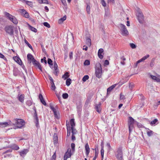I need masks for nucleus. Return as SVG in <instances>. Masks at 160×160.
Returning <instances> with one entry per match:
<instances>
[{
    "mask_svg": "<svg viewBox=\"0 0 160 160\" xmlns=\"http://www.w3.org/2000/svg\"><path fill=\"white\" fill-rule=\"evenodd\" d=\"M118 28L120 30L122 35L127 36L128 35L129 32L125 25L120 23L118 25Z\"/></svg>",
    "mask_w": 160,
    "mask_h": 160,
    "instance_id": "1",
    "label": "nucleus"
},
{
    "mask_svg": "<svg viewBox=\"0 0 160 160\" xmlns=\"http://www.w3.org/2000/svg\"><path fill=\"white\" fill-rule=\"evenodd\" d=\"M102 73V68L101 65L99 63L96 64V67L95 69V74L97 77L100 78L101 77Z\"/></svg>",
    "mask_w": 160,
    "mask_h": 160,
    "instance_id": "2",
    "label": "nucleus"
},
{
    "mask_svg": "<svg viewBox=\"0 0 160 160\" xmlns=\"http://www.w3.org/2000/svg\"><path fill=\"white\" fill-rule=\"evenodd\" d=\"M13 122H15V125L16 126V128H21L25 125V122L23 120L20 119H14Z\"/></svg>",
    "mask_w": 160,
    "mask_h": 160,
    "instance_id": "3",
    "label": "nucleus"
},
{
    "mask_svg": "<svg viewBox=\"0 0 160 160\" xmlns=\"http://www.w3.org/2000/svg\"><path fill=\"white\" fill-rule=\"evenodd\" d=\"M115 156L118 160H124L122 150L121 147H119L118 148Z\"/></svg>",
    "mask_w": 160,
    "mask_h": 160,
    "instance_id": "4",
    "label": "nucleus"
},
{
    "mask_svg": "<svg viewBox=\"0 0 160 160\" xmlns=\"http://www.w3.org/2000/svg\"><path fill=\"white\" fill-rule=\"evenodd\" d=\"M137 122V121H135L132 117H129L128 124V126L129 133H130L132 131L134 128L133 124L134 122Z\"/></svg>",
    "mask_w": 160,
    "mask_h": 160,
    "instance_id": "5",
    "label": "nucleus"
},
{
    "mask_svg": "<svg viewBox=\"0 0 160 160\" xmlns=\"http://www.w3.org/2000/svg\"><path fill=\"white\" fill-rule=\"evenodd\" d=\"M137 16L139 22L142 23L144 21V17L141 10L138 8L137 10Z\"/></svg>",
    "mask_w": 160,
    "mask_h": 160,
    "instance_id": "6",
    "label": "nucleus"
},
{
    "mask_svg": "<svg viewBox=\"0 0 160 160\" xmlns=\"http://www.w3.org/2000/svg\"><path fill=\"white\" fill-rule=\"evenodd\" d=\"M5 16L8 18L13 23L15 24H17L18 23V21L16 18L9 13L5 12L4 13Z\"/></svg>",
    "mask_w": 160,
    "mask_h": 160,
    "instance_id": "7",
    "label": "nucleus"
},
{
    "mask_svg": "<svg viewBox=\"0 0 160 160\" xmlns=\"http://www.w3.org/2000/svg\"><path fill=\"white\" fill-rule=\"evenodd\" d=\"M14 27L12 25L7 26L5 28V30L8 34L11 36L13 35Z\"/></svg>",
    "mask_w": 160,
    "mask_h": 160,
    "instance_id": "8",
    "label": "nucleus"
},
{
    "mask_svg": "<svg viewBox=\"0 0 160 160\" xmlns=\"http://www.w3.org/2000/svg\"><path fill=\"white\" fill-rule=\"evenodd\" d=\"M19 12L21 13L23 16L25 18H28L29 17V15L28 13L25 9H20Z\"/></svg>",
    "mask_w": 160,
    "mask_h": 160,
    "instance_id": "9",
    "label": "nucleus"
},
{
    "mask_svg": "<svg viewBox=\"0 0 160 160\" xmlns=\"http://www.w3.org/2000/svg\"><path fill=\"white\" fill-rule=\"evenodd\" d=\"M34 60V61H33V64L35 67H36V68H38L40 70V71H42V67L40 63L38 62L36 60Z\"/></svg>",
    "mask_w": 160,
    "mask_h": 160,
    "instance_id": "10",
    "label": "nucleus"
},
{
    "mask_svg": "<svg viewBox=\"0 0 160 160\" xmlns=\"http://www.w3.org/2000/svg\"><path fill=\"white\" fill-rule=\"evenodd\" d=\"M29 149H24L20 152H19L20 155L22 157H24L29 152Z\"/></svg>",
    "mask_w": 160,
    "mask_h": 160,
    "instance_id": "11",
    "label": "nucleus"
},
{
    "mask_svg": "<svg viewBox=\"0 0 160 160\" xmlns=\"http://www.w3.org/2000/svg\"><path fill=\"white\" fill-rule=\"evenodd\" d=\"M71 155V151L70 150L69 152L68 151L66 152L64 156L63 160H67L68 158H70Z\"/></svg>",
    "mask_w": 160,
    "mask_h": 160,
    "instance_id": "12",
    "label": "nucleus"
},
{
    "mask_svg": "<svg viewBox=\"0 0 160 160\" xmlns=\"http://www.w3.org/2000/svg\"><path fill=\"white\" fill-rule=\"evenodd\" d=\"M27 58L28 60L29 63H31L32 61L33 63V61H34V60H36L31 54H28L27 55Z\"/></svg>",
    "mask_w": 160,
    "mask_h": 160,
    "instance_id": "13",
    "label": "nucleus"
},
{
    "mask_svg": "<svg viewBox=\"0 0 160 160\" xmlns=\"http://www.w3.org/2000/svg\"><path fill=\"white\" fill-rule=\"evenodd\" d=\"M13 59L19 65H21L22 63L21 60L17 56L13 57Z\"/></svg>",
    "mask_w": 160,
    "mask_h": 160,
    "instance_id": "14",
    "label": "nucleus"
},
{
    "mask_svg": "<svg viewBox=\"0 0 160 160\" xmlns=\"http://www.w3.org/2000/svg\"><path fill=\"white\" fill-rule=\"evenodd\" d=\"M85 149L86 151V155L88 156L90 152V148L89 145L88 143H86L85 145Z\"/></svg>",
    "mask_w": 160,
    "mask_h": 160,
    "instance_id": "15",
    "label": "nucleus"
},
{
    "mask_svg": "<svg viewBox=\"0 0 160 160\" xmlns=\"http://www.w3.org/2000/svg\"><path fill=\"white\" fill-rule=\"evenodd\" d=\"M116 84L113 85L109 88L107 90V94H109L111 91L116 87Z\"/></svg>",
    "mask_w": 160,
    "mask_h": 160,
    "instance_id": "16",
    "label": "nucleus"
},
{
    "mask_svg": "<svg viewBox=\"0 0 160 160\" xmlns=\"http://www.w3.org/2000/svg\"><path fill=\"white\" fill-rule=\"evenodd\" d=\"M66 126L67 131V136L68 137L70 136V134L71 129L70 127V125L69 123H66Z\"/></svg>",
    "mask_w": 160,
    "mask_h": 160,
    "instance_id": "17",
    "label": "nucleus"
},
{
    "mask_svg": "<svg viewBox=\"0 0 160 160\" xmlns=\"http://www.w3.org/2000/svg\"><path fill=\"white\" fill-rule=\"evenodd\" d=\"M101 103L99 102L98 104L96 105L95 108L96 111L99 113H100L101 111V109L100 107Z\"/></svg>",
    "mask_w": 160,
    "mask_h": 160,
    "instance_id": "18",
    "label": "nucleus"
},
{
    "mask_svg": "<svg viewBox=\"0 0 160 160\" xmlns=\"http://www.w3.org/2000/svg\"><path fill=\"white\" fill-rule=\"evenodd\" d=\"M22 1L23 2H25L27 5L31 8L33 7V3L32 2L26 0H22Z\"/></svg>",
    "mask_w": 160,
    "mask_h": 160,
    "instance_id": "19",
    "label": "nucleus"
},
{
    "mask_svg": "<svg viewBox=\"0 0 160 160\" xmlns=\"http://www.w3.org/2000/svg\"><path fill=\"white\" fill-rule=\"evenodd\" d=\"M53 140L54 144H56L58 141V137L57 134L54 133L53 136Z\"/></svg>",
    "mask_w": 160,
    "mask_h": 160,
    "instance_id": "20",
    "label": "nucleus"
},
{
    "mask_svg": "<svg viewBox=\"0 0 160 160\" xmlns=\"http://www.w3.org/2000/svg\"><path fill=\"white\" fill-rule=\"evenodd\" d=\"M150 77L153 80L156 81L157 82H160V78L158 77H157L156 76H153L152 75H150Z\"/></svg>",
    "mask_w": 160,
    "mask_h": 160,
    "instance_id": "21",
    "label": "nucleus"
},
{
    "mask_svg": "<svg viewBox=\"0 0 160 160\" xmlns=\"http://www.w3.org/2000/svg\"><path fill=\"white\" fill-rule=\"evenodd\" d=\"M70 75L69 74V72H66L64 74L62 75V78L64 80H66L68 78Z\"/></svg>",
    "mask_w": 160,
    "mask_h": 160,
    "instance_id": "22",
    "label": "nucleus"
},
{
    "mask_svg": "<svg viewBox=\"0 0 160 160\" xmlns=\"http://www.w3.org/2000/svg\"><path fill=\"white\" fill-rule=\"evenodd\" d=\"M19 70L16 68H14L13 70V74L15 76H18L19 73Z\"/></svg>",
    "mask_w": 160,
    "mask_h": 160,
    "instance_id": "23",
    "label": "nucleus"
},
{
    "mask_svg": "<svg viewBox=\"0 0 160 160\" xmlns=\"http://www.w3.org/2000/svg\"><path fill=\"white\" fill-rule=\"evenodd\" d=\"M8 126V124L7 122H0V127L1 128H5Z\"/></svg>",
    "mask_w": 160,
    "mask_h": 160,
    "instance_id": "24",
    "label": "nucleus"
},
{
    "mask_svg": "<svg viewBox=\"0 0 160 160\" xmlns=\"http://www.w3.org/2000/svg\"><path fill=\"white\" fill-rule=\"evenodd\" d=\"M50 109L52 111L54 116L58 114L56 109L52 105H50Z\"/></svg>",
    "mask_w": 160,
    "mask_h": 160,
    "instance_id": "25",
    "label": "nucleus"
},
{
    "mask_svg": "<svg viewBox=\"0 0 160 160\" xmlns=\"http://www.w3.org/2000/svg\"><path fill=\"white\" fill-rule=\"evenodd\" d=\"M70 124L71 126V128H73L75 126V124L74 122V119H72L70 121Z\"/></svg>",
    "mask_w": 160,
    "mask_h": 160,
    "instance_id": "26",
    "label": "nucleus"
},
{
    "mask_svg": "<svg viewBox=\"0 0 160 160\" xmlns=\"http://www.w3.org/2000/svg\"><path fill=\"white\" fill-rule=\"evenodd\" d=\"M24 94H21L18 98L19 101L22 102L24 101Z\"/></svg>",
    "mask_w": 160,
    "mask_h": 160,
    "instance_id": "27",
    "label": "nucleus"
},
{
    "mask_svg": "<svg viewBox=\"0 0 160 160\" xmlns=\"http://www.w3.org/2000/svg\"><path fill=\"white\" fill-rule=\"evenodd\" d=\"M86 43L88 45L90 46L91 45V39L88 38H87Z\"/></svg>",
    "mask_w": 160,
    "mask_h": 160,
    "instance_id": "28",
    "label": "nucleus"
},
{
    "mask_svg": "<svg viewBox=\"0 0 160 160\" xmlns=\"http://www.w3.org/2000/svg\"><path fill=\"white\" fill-rule=\"evenodd\" d=\"M66 19V15H65L63 16V17L61 18L59 20L58 23H62L63 21L65 20Z\"/></svg>",
    "mask_w": 160,
    "mask_h": 160,
    "instance_id": "29",
    "label": "nucleus"
},
{
    "mask_svg": "<svg viewBox=\"0 0 160 160\" xmlns=\"http://www.w3.org/2000/svg\"><path fill=\"white\" fill-rule=\"evenodd\" d=\"M35 119V123L36 124V126L37 128H38L39 127V124L38 122V117H37L36 118H34Z\"/></svg>",
    "mask_w": 160,
    "mask_h": 160,
    "instance_id": "30",
    "label": "nucleus"
},
{
    "mask_svg": "<svg viewBox=\"0 0 160 160\" xmlns=\"http://www.w3.org/2000/svg\"><path fill=\"white\" fill-rule=\"evenodd\" d=\"M86 11L88 14H89L90 12V7L89 4H87L86 7Z\"/></svg>",
    "mask_w": 160,
    "mask_h": 160,
    "instance_id": "31",
    "label": "nucleus"
},
{
    "mask_svg": "<svg viewBox=\"0 0 160 160\" xmlns=\"http://www.w3.org/2000/svg\"><path fill=\"white\" fill-rule=\"evenodd\" d=\"M104 153V150L103 149V146H102L101 150V158H102V160L103 159V158Z\"/></svg>",
    "mask_w": 160,
    "mask_h": 160,
    "instance_id": "32",
    "label": "nucleus"
},
{
    "mask_svg": "<svg viewBox=\"0 0 160 160\" xmlns=\"http://www.w3.org/2000/svg\"><path fill=\"white\" fill-rule=\"evenodd\" d=\"M72 80L70 78H68L66 81V84L68 86H69L71 84Z\"/></svg>",
    "mask_w": 160,
    "mask_h": 160,
    "instance_id": "33",
    "label": "nucleus"
},
{
    "mask_svg": "<svg viewBox=\"0 0 160 160\" xmlns=\"http://www.w3.org/2000/svg\"><path fill=\"white\" fill-rule=\"evenodd\" d=\"M147 129L148 130V131H147V135L149 137L151 136L153 134V131L148 128H147Z\"/></svg>",
    "mask_w": 160,
    "mask_h": 160,
    "instance_id": "34",
    "label": "nucleus"
},
{
    "mask_svg": "<svg viewBox=\"0 0 160 160\" xmlns=\"http://www.w3.org/2000/svg\"><path fill=\"white\" fill-rule=\"evenodd\" d=\"M70 129L72 130V134L73 135H74V134H76V133L77 132V131L74 128V127H73V128H70Z\"/></svg>",
    "mask_w": 160,
    "mask_h": 160,
    "instance_id": "35",
    "label": "nucleus"
},
{
    "mask_svg": "<svg viewBox=\"0 0 160 160\" xmlns=\"http://www.w3.org/2000/svg\"><path fill=\"white\" fill-rule=\"evenodd\" d=\"M59 72V71L58 68H54V71L53 72V73L54 74H55L56 76H58Z\"/></svg>",
    "mask_w": 160,
    "mask_h": 160,
    "instance_id": "36",
    "label": "nucleus"
},
{
    "mask_svg": "<svg viewBox=\"0 0 160 160\" xmlns=\"http://www.w3.org/2000/svg\"><path fill=\"white\" fill-rule=\"evenodd\" d=\"M12 148L14 150H17L19 149V148L18 145H14L12 146Z\"/></svg>",
    "mask_w": 160,
    "mask_h": 160,
    "instance_id": "37",
    "label": "nucleus"
},
{
    "mask_svg": "<svg viewBox=\"0 0 160 160\" xmlns=\"http://www.w3.org/2000/svg\"><path fill=\"white\" fill-rule=\"evenodd\" d=\"M89 76L88 75L84 76L82 79V80L83 82H85L88 79Z\"/></svg>",
    "mask_w": 160,
    "mask_h": 160,
    "instance_id": "38",
    "label": "nucleus"
},
{
    "mask_svg": "<svg viewBox=\"0 0 160 160\" xmlns=\"http://www.w3.org/2000/svg\"><path fill=\"white\" fill-rule=\"evenodd\" d=\"M137 123V126L139 128H144V126H143L142 124H141V123L137 122H136Z\"/></svg>",
    "mask_w": 160,
    "mask_h": 160,
    "instance_id": "39",
    "label": "nucleus"
},
{
    "mask_svg": "<svg viewBox=\"0 0 160 160\" xmlns=\"http://www.w3.org/2000/svg\"><path fill=\"white\" fill-rule=\"evenodd\" d=\"M25 43L31 49H32V48L31 45L30 44L28 41L26 39L24 40Z\"/></svg>",
    "mask_w": 160,
    "mask_h": 160,
    "instance_id": "40",
    "label": "nucleus"
},
{
    "mask_svg": "<svg viewBox=\"0 0 160 160\" xmlns=\"http://www.w3.org/2000/svg\"><path fill=\"white\" fill-rule=\"evenodd\" d=\"M158 121V120L157 119H155L153 120L152 121H151L150 124L151 125H153L155 124L156 122H157Z\"/></svg>",
    "mask_w": 160,
    "mask_h": 160,
    "instance_id": "41",
    "label": "nucleus"
},
{
    "mask_svg": "<svg viewBox=\"0 0 160 160\" xmlns=\"http://www.w3.org/2000/svg\"><path fill=\"white\" fill-rule=\"evenodd\" d=\"M68 97V93H63L62 95V97L64 99H67Z\"/></svg>",
    "mask_w": 160,
    "mask_h": 160,
    "instance_id": "42",
    "label": "nucleus"
},
{
    "mask_svg": "<svg viewBox=\"0 0 160 160\" xmlns=\"http://www.w3.org/2000/svg\"><path fill=\"white\" fill-rule=\"evenodd\" d=\"M29 28H30V29L32 30V31L34 32H36L37 31V30L36 28H35L30 26V25H29Z\"/></svg>",
    "mask_w": 160,
    "mask_h": 160,
    "instance_id": "43",
    "label": "nucleus"
},
{
    "mask_svg": "<svg viewBox=\"0 0 160 160\" xmlns=\"http://www.w3.org/2000/svg\"><path fill=\"white\" fill-rule=\"evenodd\" d=\"M90 61L88 60H86L84 63V65H85V66L88 65H90Z\"/></svg>",
    "mask_w": 160,
    "mask_h": 160,
    "instance_id": "44",
    "label": "nucleus"
},
{
    "mask_svg": "<svg viewBox=\"0 0 160 160\" xmlns=\"http://www.w3.org/2000/svg\"><path fill=\"white\" fill-rule=\"evenodd\" d=\"M26 104L28 106H30L32 104V102L31 100H28L26 102Z\"/></svg>",
    "mask_w": 160,
    "mask_h": 160,
    "instance_id": "45",
    "label": "nucleus"
},
{
    "mask_svg": "<svg viewBox=\"0 0 160 160\" xmlns=\"http://www.w3.org/2000/svg\"><path fill=\"white\" fill-rule=\"evenodd\" d=\"M20 65L21 66L22 68L24 70V71L25 72L26 74H27L28 72H27V70L26 69V68L24 65L23 64H22V63L21 64V65Z\"/></svg>",
    "mask_w": 160,
    "mask_h": 160,
    "instance_id": "46",
    "label": "nucleus"
},
{
    "mask_svg": "<svg viewBox=\"0 0 160 160\" xmlns=\"http://www.w3.org/2000/svg\"><path fill=\"white\" fill-rule=\"evenodd\" d=\"M43 25L45 27L48 28H50V25L47 22H44L43 23Z\"/></svg>",
    "mask_w": 160,
    "mask_h": 160,
    "instance_id": "47",
    "label": "nucleus"
},
{
    "mask_svg": "<svg viewBox=\"0 0 160 160\" xmlns=\"http://www.w3.org/2000/svg\"><path fill=\"white\" fill-rule=\"evenodd\" d=\"M51 85V89L52 90H54L56 88V87L55 85L54 82L50 83Z\"/></svg>",
    "mask_w": 160,
    "mask_h": 160,
    "instance_id": "48",
    "label": "nucleus"
},
{
    "mask_svg": "<svg viewBox=\"0 0 160 160\" xmlns=\"http://www.w3.org/2000/svg\"><path fill=\"white\" fill-rule=\"evenodd\" d=\"M56 158V152H55L53 154V155L52 156L50 160H55Z\"/></svg>",
    "mask_w": 160,
    "mask_h": 160,
    "instance_id": "49",
    "label": "nucleus"
},
{
    "mask_svg": "<svg viewBox=\"0 0 160 160\" xmlns=\"http://www.w3.org/2000/svg\"><path fill=\"white\" fill-rule=\"evenodd\" d=\"M41 62L42 63L43 62H44L45 64H47V61L46 60V58L45 57H44L43 58H42L41 59Z\"/></svg>",
    "mask_w": 160,
    "mask_h": 160,
    "instance_id": "50",
    "label": "nucleus"
},
{
    "mask_svg": "<svg viewBox=\"0 0 160 160\" xmlns=\"http://www.w3.org/2000/svg\"><path fill=\"white\" fill-rule=\"evenodd\" d=\"M52 62L50 58H48V63L50 65H52Z\"/></svg>",
    "mask_w": 160,
    "mask_h": 160,
    "instance_id": "51",
    "label": "nucleus"
},
{
    "mask_svg": "<svg viewBox=\"0 0 160 160\" xmlns=\"http://www.w3.org/2000/svg\"><path fill=\"white\" fill-rule=\"evenodd\" d=\"M130 46L131 48L133 49L135 48H136V46L133 43H130Z\"/></svg>",
    "mask_w": 160,
    "mask_h": 160,
    "instance_id": "52",
    "label": "nucleus"
},
{
    "mask_svg": "<svg viewBox=\"0 0 160 160\" xmlns=\"http://www.w3.org/2000/svg\"><path fill=\"white\" fill-rule=\"evenodd\" d=\"M7 123L8 124V126H12L15 125V123H13L10 120H9L8 122H7Z\"/></svg>",
    "mask_w": 160,
    "mask_h": 160,
    "instance_id": "53",
    "label": "nucleus"
},
{
    "mask_svg": "<svg viewBox=\"0 0 160 160\" xmlns=\"http://www.w3.org/2000/svg\"><path fill=\"white\" fill-rule=\"evenodd\" d=\"M73 52H70L69 54V58L70 59H72L73 58Z\"/></svg>",
    "mask_w": 160,
    "mask_h": 160,
    "instance_id": "54",
    "label": "nucleus"
},
{
    "mask_svg": "<svg viewBox=\"0 0 160 160\" xmlns=\"http://www.w3.org/2000/svg\"><path fill=\"white\" fill-rule=\"evenodd\" d=\"M98 153L96 151L95 152V156L93 158V160H96V158L98 157Z\"/></svg>",
    "mask_w": 160,
    "mask_h": 160,
    "instance_id": "55",
    "label": "nucleus"
},
{
    "mask_svg": "<svg viewBox=\"0 0 160 160\" xmlns=\"http://www.w3.org/2000/svg\"><path fill=\"white\" fill-rule=\"evenodd\" d=\"M149 55L148 54L145 56H144L143 58H142V59L144 61L147 59L148 58H149Z\"/></svg>",
    "mask_w": 160,
    "mask_h": 160,
    "instance_id": "56",
    "label": "nucleus"
},
{
    "mask_svg": "<svg viewBox=\"0 0 160 160\" xmlns=\"http://www.w3.org/2000/svg\"><path fill=\"white\" fill-rule=\"evenodd\" d=\"M71 147L72 149V151H74L75 150V144L74 143H72L71 144Z\"/></svg>",
    "mask_w": 160,
    "mask_h": 160,
    "instance_id": "57",
    "label": "nucleus"
},
{
    "mask_svg": "<svg viewBox=\"0 0 160 160\" xmlns=\"http://www.w3.org/2000/svg\"><path fill=\"white\" fill-rule=\"evenodd\" d=\"M40 101L43 105H44L45 106L46 105V104H47L46 103V102H45V100H44V99L41 100Z\"/></svg>",
    "mask_w": 160,
    "mask_h": 160,
    "instance_id": "58",
    "label": "nucleus"
},
{
    "mask_svg": "<svg viewBox=\"0 0 160 160\" xmlns=\"http://www.w3.org/2000/svg\"><path fill=\"white\" fill-rule=\"evenodd\" d=\"M12 151V149H9V150H8L6 151L5 152H4L3 153V154H5L9 152H11Z\"/></svg>",
    "mask_w": 160,
    "mask_h": 160,
    "instance_id": "59",
    "label": "nucleus"
},
{
    "mask_svg": "<svg viewBox=\"0 0 160 160\" xmlns=\"http://www.w3.org/2000/svg\"><path fill=\"white\" fill-rule=\"evenodd\" d=\"M102 4L104 7L106 6V4L104 0H102Z\"/></svg>",
    "mask_w": 160,
    "mask_h": 160,
    "instance_id": "60",
    "label": "nucleus"
},
{
    "mask_svg": "<svg viewBox=\"0 0 160 160\" xmlns=\"http://www.w3.org/2000/svg\"><path fill=\"white\" fill-rule=\"evenodd\" d=\"M62 3L64 6L67 5L66 0H61Z\"/></svg>",
    "mask_w": 160,
    "mask_h": 160,
    "instance_id": "61",
    "label": "nucleus"
},
{
    "mask_svg": "<svg viewBox=\"0 0 160 160\" xmlns=\"http://www.w3.org/2000/svg\"><path fill=\"white\" fill-rule=\"evenodd\" d=\"M98 57L100 59H102V58H103V56L102 54V53H98Z\"/></svg>",
    "mask_w": 160,
    "mask_h": 160,
    "instance_id": "62",
    "label": "nucleus"
},
{
    "mask_svg": "<svg viewBox=\"0 0 160 160\" xmlns=\"http://www.w3.org/2000/svg\"><path fill=\"white\" fill-rule=\"evenodd\" d=\"M125 98V96L123 95H122L121 93L120 95V99L121 100L124 99Z\"/></svg>",
    "mask_w": 160,
    "mask_h": 160,
    "instance_id": "63",
    "label": "nucleus"
},
{
    "mask_svg": "<svg viewBox=\"0 0 160 160\" xmlns=\"http://www.w3.org/2000/svg\"><path fill=\"white\" fill-rule=\"evenodd\" d=\"M160 104V101H159L158 102L156 103L154 105V106L157 107Z\"/></svg>",
    "mask_w": 160,
    "mask_h": 160,
    "instance_id": "64",
    "label": "nucleus"
}]
</instances>
